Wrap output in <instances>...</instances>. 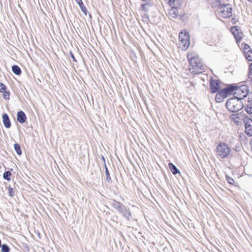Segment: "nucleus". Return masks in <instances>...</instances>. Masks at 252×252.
<instances>
[{
  "label": "nucleus",
  "instance_id": "obj_22",
  "mask_svg": "<svg viewBox=\"0 0 252 252\" xmlns=\"http://www.w3.org/2000/svg\"><path fill=\"white\" fill-rule=\"evenodd\" d=\"M245 110L249 115L252 117V105H248L245 107Z\"/></svg>",
  "mask_w": 252,
  "mask_h": 252
},
{
  "label": "nucleus",
  "instance_id": "obj_10",
  "mask_svg": "<svg viewBox=\"0 0 252 252\" xmlns=\"http://www.w3.org/2000/svg\"><path fill=\"white\" fill-rule=\"evenodd\" d=\"M235 86L230 85L220 91L222 95L225 98L234 92Z\"/></svg>",
  "mask_w": 252,
  "mask_h": 252
},
{
  "label": "nucleus",
  "instance_id": "obj_15",
  "mask_svg": "<svg viewBox=\"0 0 252 252\" xmlns=\"http://www.w3.org/2000/svg\"><path fill=\"white\" fill-rule=\"evenodd\" d=\"M178 8L171 7L170 9L168 10L169 15L172 18H176L178 16Z\"/></svg>",
  "mask_w": 252,
  "mask_h": 252
},
{
  "label": "nucleus",
  "instance_id": "obj_4",
  "mask_svg": "<svg viewBox=\"0 0 252 252\" xmlns=\"http://www.w3.org/2000/svg\"><path fill=\"white\" fill-rule=\"evenodd\" d=\"M230 151L228 145L224 142H220L216 149L217 155L221 158L228 157L230 154Z\"/></svg>",
  "mask_w": 252,
  "mask_h": 252
},
{
  "label": "nucleus",
  "instance_id": "obj_28",
  "mask_svg": "<svg viewBox=\"0 0 252 252\" xmlns=\"http://www.w3.org/2000/svg\"><path fill=\"white\" fill-rule=\"evenodd\" d=\"M243 50H244V53H245V51L249 52L252 50L250 46L246 44H245L244 45Z\"/></svg>",
  "mask_w": 252,
  "mask_h": 252
},
{
  "label": "nucleus",
  "instance_id": "obj_20",
  "mask_svg": "<svg viewBox=\"0 0 252 252\" xmlns=\"http://www.w3.org/2000/svg\"><path fill=\"white\" fill-rule=\"evenodd\" d=\"M244 54L246 58L248 60L250 61H252V50L249 52L245 51V53Z\"/></svg>",
  "mask_w": 252,
  "mask_h": 252
},
{
  "label": "nucleus",
  "instance_id": "obj_30",
  "mask_svg": "<svg viewBox=\"0 0 252 252\" xmlns=\"http://www.w3.org/2000/svg\"><path fill=\"white\" fill-rule=\"evenodd\" d=\"M6 90L5 86L2 83H0V92L4 91Z\"/></svg>",
  "mask_w": 252,
  "mask_h": 252
},
{
  "label": "nucleus",
  "instance_id": "obj_18",
  "mask_svg": "<svg viewBox=\"0 0 252 252\" xmlns=\"http://www.w3.org/2000/svg\"><path fill=\"white\" fill-rule=\"evenodd\" d=\"M225 97L222 95L221 92H219L216 95L215 100L217 102H221Z\"/></svg>",
  "mask_w": 252,
  "mask_h": 252
},
{
  "label": "nucleus",
  "instance_id": "obj_1",
  "mask_svg": "<svg viewBox=\"0 0 252 252\" xmlns=\"http://www.w3.org/2000/svg\"><path fill=\"white\" fill-rule=\"evenodd\" d=\"M188 59L190 64L189 70L191 73L199 74L204 71L205 67L197 55L190 53L188 55Z\"/></svg>",
  "mask_w": 252,
  "mask_h": 252
},
{
  "label": "nucleus",
  "instance_id": "obj_31",
  "mask_svg": "<svg viewBox=\"0 0 252 252\" xmlns=\"http://www.w3.org/2000/svg\"><path fill=\"white\" fill-rule=\"evenodd\" d=\"M79 6L80 7L82 11L83 12H84L85 14H86V12H87V8L84 6V5H79Z\"/></svg>",
  "mask_w": 252,
  "mask_h": 252
},
{
  "label": "nucleus",
  "instance_id": "obj_26",
  "mask_svg": "<svg viewBox=\"0 0 252 252\" xmlns=\"http://www.w3.org/2000/svg\"><path fill=\"white\" fill-rule=\"evenodd\" d=\"M226 180L227 182L231 185H233L234 184V180L231 177L227 175L226 176Z\"/></svg>",
  "mask_w": 252,
  "mask_h": 252
},
{
  "label": "nucleus",
  "instance_id": "obj_7",
  "mask_svg": "<svg viewBox=\"0 0 252 252\" xmlns=\"http://www.w3.org/2000/svg\"><path fill=\"white\" fill-rule=\"evenodd\" d=\"M232 8L228 4L225 5L220 9V12L222 17L225 18L230 17L232 15Z\"/></svg>",
  "mask_w": 252,
  "mask_h": 252
},
{
  "label": "nucleus",
  "instance_id": "obj_34",
  "mask_svg": "<svg viewBox=\"0 0 252 252\" xmlns=\"http://www.w3.org/2000/svg\"><path fill=\"white\" fill-rule=\"evenodd\" d=\"M78 5H83V2L82 0H75Z\"/></svg>",
  "mask_w": 252,
  "mask_h": 252
},
{
  "label": "nucleus",
  "instance_id": "obj_3",
  "mask_svg": "<svg viewBox=\"0 0 252 252\" xmlns=\"http://www.w3.org/2000/svg\"><path fill=\"white\" fill-rule=\"evenodd\" d=\"M179 47L182 50H185L188 48L190 45L189 35L188 32L182 31L179 33Z\"/></svg>",
  "mask_w": 252,
  "mask_h": 252
},
{
  "label": "nucleus",
  "instance_id": "obj_29",
  "mask_svg": "<svg viewBox=\"0 0 252 252\" xmlns=\"http://www.w3.org/2000/svg\"><path fill=\"white\" fill-rule=\"evenodd\" d=\"M252 76V63L249 66L248 78H251Z\"/></svg>",
  "mask_w": 252,
  "mask_h": 252
},
{
  "label": "nucleus",
  "instance_id": "obj_23",
  "mask_svg": "<svg viewBox=\"0 0 252 252\" xmlns=\"http://www.w3.org/2000/svg\"><path fill=\"white\" fill-rule=\"evenodd\" d=\"M11 174L10 171H8L5 172L3 174V177L4 179L7 180V181H9L10 180V176Z\"/></svg>",
  "mask_w": 252,
  "mask_h": 252
},
{
  "label": "nucleus",
  "instance_id": "obj_33",
  "mask_svg": "<svg viewBox=\"0 0 252 252\" xmlns=\"http://www.w3.org/2000/svg\"><path fill=\"white\" fill-rule=\"evenodd\" d=\"M13 189H11V188L9 189V195L10 196H12L13 195Z\"/></svg>",
  "mask_w": 252,
  "mask_h": 252
},
{
  "label": "nucleus",
  "instance_id": "obj_32",
  "mask_svg": "<svg viewBox=\"0 0 252 252\" xmlns=\"http://www.w3.org/2000/svg\"><path fill=\"white\" fill-rule=\"evenodd\" d=\"M248 102L252 103V92L248 94Z\"/></svg>",
  "mask_w": 252,
  "mask_h": 252
},
{
  "label": "nucleus",
  "instance_id": "obj_25",
  "mask_svg": "<svg viewBox=\"0 0 252 252\" xmlns=\"http://www.w3.org/2000/svg\"><path fill=\"white\" fill-rule=\"evenodd\" d=\"M1 252H9V249L7 245L5 244L2 245L1 246Z\"/></svg>",
  "mask_w": 252,
  "mask_h": 252
},
{
  "label": "nucleus",
  "instance_id": "obj_21",
  "mask_svg": "<svg viewBox=\"0 0 252 252\" xmlns=\"http://www.w3.org/2000/svg\"><path fill=\"white\" fill-rule=\"evenodd\" d=\"M14 146V149H15L16 153L18 155H21L22 154V151H21V147H20V145L18 143H15Z\"/></svg>",
  "mask_w": 252,
  "mask_h": 252
},
{
  "label": "nucleus",
  "instance_id": "obj_2",
  "mask_svg": "<svg viewBox=\"0 0 252 252\" xmlns=\"http://www.w3.org/2000/svg\"><path fill=\"white\" fill-rule=\"evenodd\" d=\"M226 106L229 111L236 113L243 108L244 103L241 99L235 96L227 100Z\"/></svg>",
  "mask_w": 252,
  "mask_h": 252
},
{
  "label": "nucleus",
  "instance_id": "obj_19",
  "mask_svg": "<svg viewBox=\"0 0 252 252\" xmlns=\"http://www.w3.org/2000/svg\"><path fill=\"white\" fill-rule=\"evenodd\" d=\"M12 71L16 75H20L21 73V70L20 67L16 65H14L12 67Z\"/></svg>",
  "mask_w": 252,
  "mask_h": 252
},
{
  "label": "nucleus",
  "instance_id": "obj_8",
  "mask_svg": "<svg viewBox=\"0 0 252 252\" xmlns=\"http://www.w3.org/2000/svg\"><path fill=\"white\" fill-rule=\"evenodd\" d=\"M244 123H245V129L246 133L249 135H252V120L246 118L244 120Z\"/></svg>",
  "mask_w": 252,
  "mask_h": 252
},
{
  "label": "nucleus",
  "instance_id": "obj_11",
  "mask_svg": "<svg viewBox=\"0 0 252 252\" xmlns=\"http://www.w3.org/2000/svg\"><path fill=\"white\" fill-rule=\"evenodd\" d=\"M220 89L219 81L216 80H211L210 84V89L212 93L217 92Z\"/></svg>",
  "mask_w": 252,
  "mask_h": 252
},
{
  "label": "nucleus",
  "instance_id": "obj_13",
  "mask_svg": "<svg viewBox=\"0 0 252 252\" xmlns=\"http://www.w3.org/2000/svg\"><path fill=\"white\" fill-rule=\"evenodd\" d=\"M2 122L4 126L5 127L8 128L11 126V123L10 120L9 119V117L7 114H4L2 115Z\"/></svg>",
  "mask_w": 252,
  "mask_h": 252
},
{
  "label": "nucleus",
  "instance_id": "obj_37",
  "mask_svg": "<svg viewBox=\"0 0 252 252\" xmlns=\"http://www.w3.org/2000/svg\"><path fill=\"white\" fill-rule=\"evenodd\" d=\"M249 1H250V2H252V0H248Z\"/></svg>",
  "mask_w": 252,
  "mask_h": 252
},
{
  "label": "nucleus",
  "instance_id": "obj_36",
  "mask_svg": "<svg viewBox=\"0 0 252 252\" xmlns=\"http://www.w3.org/2000/svg\"><path fill=\"white\" fill-rule=\"evenodd\" d=\"M250 79V82H251V84L252 85V76L251 78H248Z\"/></svg>",
  "mask_w": 252,
  "mask_h": 252
},
{
  "label": "nucleus",
  "instance_id": "obj_35",
  "mask_svg": "<svg viewBox=\"0 0 252 252\" xmlns=\"http://www.w3.org/2000/svg\"><path fill=\"white\" fill-rule=\"evenodd\" d=\"M71 57L72 59V60L74 61V62H76V60L74 56V55H73V54L71 53Z\"/></svg>",
  "mask_w": 252,
  "mask_h": 252
},
{
  "label": "nucleus",
  "instance_id": "obj_12",
  "mask_svg": "<svg viewBox=\"0 0 252 252\" xmlns=\"http://www.w3.org/2000/svg\"><path fill=\"white\" fill-rule=\"evenodd\" d=\"M124 217L129 220L131 217V213L129 209L126 208L124 205H122L118 211Z\"/></svg>",
  "mask_w": 252,
  "mask_h": 252
},
{
  "label": "nucleus",
  "instance_id": "obj_14",
  "mask_svg": "<svg viewBox=\"0 0 252 252\" xmlns=\"http://www.w3.org/2000/svg\"><path fill=\"white\" fill-rule=\"evenodd\" d=\"M26 116L25 114L22 111H20L17 113V121L22 124L25 122L26 120Z\"/></svg>",
  "mask_w": 252,
  "mask_h": 252
},
{
  "label": "nucleus",
  "instance_id": "obj_16",
  "mask_svg": "<svg viewBox=\"0 0 252 252\" xmlns=\"http://www.w3.org/2000/svg\"><path fill=\"white\" fill-rule=\"evenodd\" d=\"M111 204L112 206L114 208L116 209L118 211H119V210L120 209V208L123 205L121 203H120V202H117L115 200H113L111 202Z\"/></svg>",
  "mask_w": 252,
  "mask_h": 252
},
{
  "label": "nucleus",
  "instance_id": "obj_6",
  "mask_svg": "<svg viewBox=\"0 0 252 252\" xmlns=\"http://www.w3.org/2000/svg\"><path fill=\"white\" fill-rule=\"evenodd\" d=\"M230 118L234 123L239 125L243 121H244L246 118H244V115L241 113H234L230 116Z\"/></svg>",
  "mask_w": 252,
  "mask_h": 252
},
{
  "label": "nucleus",
  "instance_id": "obj_9",
  "mask_svg": "<svg viewBox=\"0 0 252 252\" xmlns=\"http://www.w3.org/2000/svg\"><path fill=\"white\" fill-rule=\"evenodd\" d=\"M230 30L236 41L237 42L240 41L243 37V32L239 31L236 26L232 27Z\"/></svg>",
  "mask_w": 252,
  "mask_h": 252
},
{
  "label": "nucleus",
  "instance_id": "obj_17",
  "mask_svg": "<svg viewBox=\"0 0 252 252\" xmlns=\"http://www.w3.org/2000/svg\"><path fill=\"white\" fill-rule=\"evenodd\" d=\"M169 167L173 174L175 175L179 173V170L177 168L176 166L172 163H169Z\"/></svg>",
  "mask_w": 252,
  "mask_h": 252
},
{
  "label": "nucleus",
  "instance_id": "obj_24",
  "mask_svg": "<svg viewBox=\"0 0 252 252\" xmlns=\"http://www.w3.org/2000/svg\"><path fill=\"white\" fill-rule=\"evenodd\" d=\"M105 175H106V180L108 182H109L111 180V178H110L109 171H108V168L106 167V165H105Z\"/></svg>",
  "mask_w": 252,
  "mask_h": 252
},
{
  "label": "nucleus",
  "instance_id": "obj_5",
  "mask_svg": "<svg viewBox=\"0 0 252 252\" xmlns=\"http://www.w3.org/2000/svg\"><path fill=\"white\" fill-rule=\"evenodd\" d=\"M249 94L248 87L247 85H242L240 87L235 86L234 94L236 95L242 100L243 97H246Z\"/></svg>",
  "mask_w": 252,
  "mask_h": 252
},
{
  "label": "nucleus",
  "instance_id": "obj_27",
  "mask_svg": "<svg viewBox=\"0 0 252 252\" xmlns=\"http://www.w3.org/2000/svg\"><path fill=\"white\" fill-rule=\"evenodd\" d=\"M1 93H2V96L4 99H9V93L6 91V90H5L3 92H1Z\"/></svg>",
  "mask_w": 252,
  "mask_h": 252
}]
</instances>
